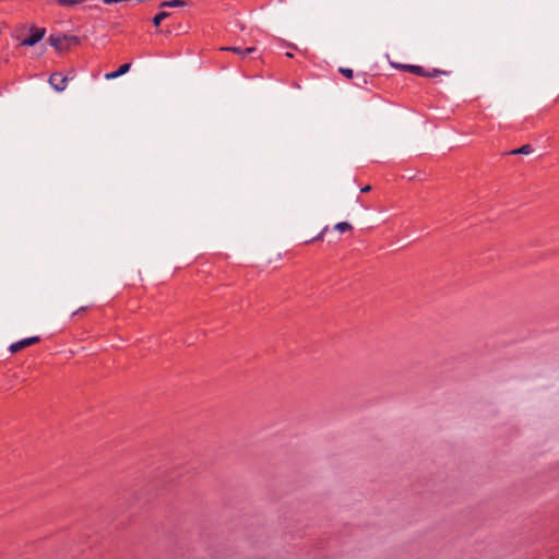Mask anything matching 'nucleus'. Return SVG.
<instances>
[{"label":"nucleus","instance_id":"1","mask_svg":"<svg viewBox=\"0 0 559 559\" xmlns=\"http://www.w3.org/2000/svg\"><path fill=\"white\" fill-rule=\"evenodd\" d=\"M50 45L58 51L68 50L71 46L78 45L80 39L74 35L51 34L48 38Z\"/></svg>","mask_w":559,"mask_h":559},{"label":"nucleus","instance_id":"2","mask_svg":"<svg viewBox=\"0 0 559 559\" xmlns=\"http://www.w3.org/2000/svg\"><path fill=\"white\" fill-rule=\"evenodd\" d=\"M281 252L276 247H260L254 253V259L261 264H271L281 259Z\"/></svg>","mask_w":559,"mask_h":559},{"label":"nucleus","instance_id":"3","mask_svg":"<svg viewBox=\"0 0 559 559\" xmlns=\"http://www.w3.org/2000/svg\"><path fill=\"white\" fill-rule=\"evenodd\" d=\"M32 34L21 41L22 46H34L43 39L46 34L45 28L32 27Z\"/></svg>","mask_w":559,"mask_h":559},{"label":"nucleus","instance_id":"4","mask_svg":"<svg viewBox=\"0 0 559 559\" xmlns=\"http://www.w3.org/2000/svg\"><path fill=\"white\" fill-rule=\"evenodd\" d=\"M49 84L57 92H62L67 88L68 78L59 72L52 73L49 78Z\"/></svg>","mask_w":559,"mask_h":559},{"label":"nucleus","instance_id":"5","mask_svg":"<svg viewBox=\"0 0 559 559\" xmlns=\"http://www.w3.org/2000/svg\"><path fill=\"white\" fill-rule=\"evenodd\" d=\"M39 342V337L38 336H31V337H26V338H23L19 342H15L13 344L10 345L9 349L12 354H15L28 346H32L36 343Z\"/></svg>","mask_w":559,"mask_h":559},{"label":"nucleus","instance_id":"6","mask_svg":"<svg viewBox=\"0 0 559 559\" xmlns=\"http://www.w3.org/2000/svg\"><path fill=\"white\" fill-rule=\"evenodd\" d=\"M223 49L227 50V51H233V52L239 55L240 57H245V56L255 51V47H248L246 49H242L241 47H238V46H230V47H225Z\"/></svg>","mask_w":559,"mask_h":559},{"label":"nucleus","instance_id":"7","mask_svg":"<svg viewBox=\"0 0 559 559\" xmlns=\"http://www.w3.org/2000/svg\"><path fill=\"white\" fill-rule=\"evenodd\" d=\"M400 67L406 71H409L411 73L416 74V75H419V76L426 75V70L419 66L407 64V66H400Z\"/></svg>","mask_w":559,"mask_h":559},{"label":"nucleus","instance_id":"8","mask_svg":"<svg viewBox=\"0 0 559 559\" xmlns=\"http://www.w3.org/2000/svg\"><path fill=\"white\" fill-rule=\"evenodd\" d=\"M533 152V147L530 144H525L521 146L520 148L513 150L510 152V154L516 155V154H524L528 155Z\"/></svg>","mask_w":559,"mask_h":559},{"label":"nucleus","instance_id":"9","mask_svg":"<svg viewBox=\"0 0 559 559\" xmlns=\"http://www.w3.org/2000/svg\"><path fill=\"white\" fill-rule=\"evenodd\" d=\"M185 5V2L182 0H171V1H165L160 3L162 8H177Z\"/></svg>","mask_w":559,"mask_h":559},{"label":"nucleus","instance_id":"10","mask_svg":"<svg viewBox=\"0 0 559 559\" xmlns=\"http://www.w3.org/2000/svg\"><path fill=\"white\" fill-rule=\"evenodd\" d=\"M83 1L84 0H56L55 2L61 7H73Z\"/></svg>","mask_w":559,"mask_h":559},{"label":"nucleus","instance_id":"11","mask_svg":"<svg viewBox=\"0 0 559 559\" xmlns=\"http://www.w3.org/2000/svg\"><path fill=\"white\" fill-rule=\"evenodd\" d=\"M169 13L168 12H165V11H162L159 12L158 14H156L153 19V24L155 26H159V24L162 23V21H164L166 17H168Z\"/></svg>","mask_w":559,"mask_h":559},{"label":"nucleus","instance_id":"12","mask_svg":"<svg viewBox=\"0 0 559 559\" xmlns=\"http://www.w3.org/2000/svg\"><path fill=\"white\" fill-rule=\"evenodd\" d=\"M352 228L350 224H348L347 222H341V223H337L335 226H334V229L340 231V233H344V231H347Z\"/></svg>","mask_w":559,"mask_h":559},{"label":"nucleus","instance_id":"13","mask_svg":"<svg viewBox=\"0 0 559 559\" xmlns=\"http://www.w3.org/2000/svg\"><path fill=\"white\" fill-rule=\"evenodd\" d=\"M130 68H131V63H124V64H122V66H120V67H119V69L117 70V72H118V74L121 76V75H123V74L128 73V72H129V70H130Z\"/></svg>","mask_w":559,"mask_h":559},{"label":"nucleus","instance_id":"14","mask_svg":"<svg viewBox=\"0 0 559 559\" xmlns=\"http://www.w3.org/2000/svg\"><path fill=\"white\" fill-rule=\"evenodd\" d=\"M448 72L445 71H441V70H438V69H433L431 72H428L426 71V75L425 76H428V78H433V76H437L439 74H447Z\"/></svg>","mask_w":559,"mask_h":559},{"label":"nucleus","instance_id":"15","mask_svg":"<svg viewBox=\"0 0 559 559\" xmlns=\"http://www.w3.org/2000/svg\"><path fill=\"white\" fill-rule=\"evenodd\" d=\"M340 72L347 79L353 78V70L348 68H340Z\"/></svg>","mask_w":559,"mask_h":559},{"label":"nucleus","instance_id":"16","mask_svg":"<svg viewBox=\"0 0 559 559\" xmlns=\"http://www.w3.org/2000/svg\"><path fill=\"white\" fill-rule=\"evenodd\" d=\"M120 75L118 74L117 71H114V72H109V73H106L105 74V79L106 80H114V79H117L119 78Z\"/></svg>","mask_w":559,"mask_h":559},{"label":"nucleus","instance_id":"17","mask_svg":"<svg viewBox=\"0 0 559 559\" xmlns=\"http://www.w3.org/2000/svg\"><path fill=\"white\" fill-rule=\"evenodd\" d=\"M370 190H371L370 186H365L364 188H361V192H369Z\"/></svg>","mask_w":559,"mask_h":559},{"label":"nucleus","instance_id":"18","mask_svg":"<svg viewBox=\"0 0 559 559\" xmlns=\"http://www.w3.org/2000/svg\"><path fill=\"white\" fill-rule=\"evenodd\" d=\"M313 240H316V241H320V240H322V238H321V237H318V238H313V239H311V241H313Z\"/></svg>","mask_w":559,"mask_h":559},{"label":"nucleus","instance_id":"19","mask_svg":"<svg viewBox=\"0 0 559 559\" xmlns=\"http://www.w3.org/2000/svg\"><path fill=\"white\" fill-rule=\"evenodd\" d=\"M286 56H287L288 58H292V57H293V53H292V52H287V53H286Z\"/></svg>","mask_w":559,"mask_h":559}]
</instances>
